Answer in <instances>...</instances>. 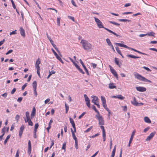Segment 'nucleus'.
Segmentation results:
<instances>
[{
  "instance_id": "aec40b11",
  "label": "nucleus",
  "mask_w": 157,
  "mask_h": 157,
  "mask_svg": "<svg viewBox=\"0 0 157 157\" xmlns=\"http://www.w3.org/2000/svg\"><path fill=\"white\" fill-rule=\"evenodd\" d=\"M37 83L36 81H34L33 82L32 86L33 88V89H36Z\"/></svg>"
},
{
  "instance_id": "a211bd4d",
  "label": "nucleus",
  "mask_w": 157,
  "mask_h": 157,
  "mask_svg": "<svg viewBox=\"0 0 157 157\" xmlns=\"http://www.w3.org/2000/svg\"><path fill=\"white\" fill-rule=\"evenodd\" d=\"M144 121L147 123H151V121L149 118L147 117H145L144 118Z\"/></svg>"
},
{
  "instance_id": "58836bf2",
  "label": "nucleus",
  "mask_w": 157,
  "mask_h": 157,
  "mask_svg": "<svg viewBox=\"0 0 157 157\" xmlns=\"http://www.w3.org/2000/svg\"><path fill=\"white\" fill-rule=\"evenodd\" d=\"M28 125H30L32 126L33 125V123L32 121H31L30 119H29V121L28 122Z\"/></svg>"
},
{
  "instance_id": "f03ea898",
  "label": "nucleus",
  "mask_w": 157,
  "mask_h": 157,
  "mask_svg": "<svg viewBox=\"0 0 157 157\" xmlns=\"http://www.w3.org/2000/svg\"><path fill=\"white\" fill-rule=\"evenodd\" d=\"M133 75L136 78L140 81L145 82H147L150 83L152 82L151 81L147 79L145 77L142 76L140 75L137 73L136 72H134L133 73Z\"/></svg>"
},
{
  "instance_id": "9b49d317",
  "label": "nucleus",
  "mask_w": 157,
  "mask_h": 157,
  "mask_svg": "<svg viewBox=\"0 0 157 157\" xmlns=\"http://www.w3.org/2000/svg\"><path fill=\"white\" fill-rule=\"evenodd\" d=\"M115 44L116 45H118V46H120V47H124V48H129V47H128V46H127V45H126L125 44H122L115 43Z\"/></svg>"
},
{
  "instance_id": "3c124183",
  "label": "nucleus",
  "mask_w": 157,
  "mask_h": 157,
  "mask_svg": "<svg viewBox=\"0 0 157 157\" xmlns=\"http://www.w3.org/2000/svg\"><path fill=\"white\" fill-rule=\"evenodd\" d=\"M16 31H17L16 30H15L14 31H12V32H10V35H12L13 34H17Z\"/></svg>"
},
{
  "instance_id": "864d4df0",
  "label": "nucleus",
  "mask_w": 157,
  "mask_h": 157,
  "mask_svg": "<svg viewBox=\"0 0 157 157\" xmlns=\"http://www.w3.org/2000/svg\"><path fill=\"white\" fill-rule=\"evenodd\" d=\"M23 98L22 97H19L18 98L17 101L19 103L21 102Z\"/></svg>"
},
{
  "instance_id": "f704fd0d",
  "label": "nucleus",
  "mask_w": 157,
  "mask_h": 157,
  "mask_svg": "<svg viewBox=\"0 0 157 157\" xmlns=\"http://www.w3.org/2000/svg\"><path fill=\"white\" fill-rule=\"evenodd\" d=\"M147 34V35H148L149 36H154V35L155 34V33L152 32H151L148 33Z\"/></svg>"
},
{
  "instance_id": "603ef678",
  "label": "nucleus",
  "mask_w": 157,
  "mask_h": 157,
  "mask_svg": "<svg viewBox=\"0 0 157 157\" xmlns=\"http://www.w3.org/2000/svg\"><path fill=\"white\" fill-rule=\"evenodd\" d=\"M16 88H13L11 91V94H14V92L16 91Z\"/></svg>"
},
{
  "instance_id": "09e8293b",
  "label": "nucleus",
  "mask_w": 157,
  "mask_h": 157,
  "mask_svg": "<svg viewBox=\"0 0 157 157\" xmlns=\"http://www.w3.org/2000/svg\"><path fill=\"white\" fill-rule=\"evenodd\" d=\"M27 83L25 84L21 87V90H23L27 86Z\"/></svg>"
},
{
  "instance_id": "a19ab883",
  "label": "nucleus",
  "mask_w": 157,
  "mask_h": 157,
  "mask_svg": "<svg viewBox=\"0 0 157 157\" xmlns=\"http://www.w3.org/2000/svg\"><path fill=\"white\" fill-rule=\"evenodd\" d=\"M19 118L20 117L18 115H17L15 116V119L17 121V122H18Z\"/></svg>"
},
{
  "instance_id": "ea45409f",
  "label": "nucleus",
  "mask_w": 157,
  "mask_h": 157,
  "mask_svg": "<svg viewBox=\"0 0 157 157\" xmlns=\"http://www.w3.org/2000/svg\"><path fill=\"white\" fill-rule=\"evenodd\" d=\"M10 1L12 3V6H13V8L14 9H16V6H15V5L14 2L13 1V0H10Z\"/></svg>"
},
{
  "instance_id": "6e6d98bb",
  "label": "nucleus",
  "mask_w": 157,
  "mask_h": 157,
  "mask_svg": "<svg viewBox=\"0 0 157 157\" xmlns=\"http://www.w3.org/2000/svg\"><path fill=\"white\" fill-rule=\"evenodd\" d=\"M71 3L72 4L73 6H74L75 7H77V6H76V4H75V1L73 0H71Z\"/></svg>"
},
{
  "instance_id": "f8f14e48",
  "label": "nucleus",
  "mask_w": 157,
  "mask_h": 157,
  "mask_svg": "<svg viewBox=\"0 0 157 157\" xmlns=\"http://www.w3.org/2000/svg\"><path fill=\"white\" fill-rule=\"evenodd\" d=\"M20 31L21 35L23 37L25 36V30L21 27L20 28Z\"/></svg>"
},
{
  "instance_id": "338daca9",
  "label": "nucleus",
  "mask_w": 157,
  "mask_h": 157,
  "mask_svg": "<svg viewBox=\"0 0 157 157\" xmlns=\"http://www.w3.org/2000/svg\"><path fill=\"white\" fill-rule=\"evenodd\" d=\"M5 39H3L2 40L0 41V46L3 44L4 42L5 41Z\"/></svg>"
},
{
  "instance_id": "cd10ccee",
  "label": "nucleus",
  "mask_w": 157,
  "mask_h": 157,
  "mask_svg": "<svg viewBox=\"0 0 157 157\" xmlns=\"http://www.w3.org/2000/svg\"><path fill=\"white\" fill-rule=\"evenodd\" d=\"M92 108L97 113V114H99L100 113L99 111L97 110L96 109V107L94 105H93L92 106Z\"/></svg>"
},
{
  "instance_id": "052dcab7",
  "label": "nucleus",
  "mask_w": 157,
  "mask_h": 157,
  "mask_svg": "<svg viewBox=\"0 0 157 157\" xmlns=\"http://www.w3.org/2000/svg\"><path fill=\"white\" fill-rule=\"evenodd\" d=\"M68 17L69 18V19H71V20H72L73 21H74V17H72V16H68Z\"/></svg>"
},
{
  "instance_id": "69168bd1",
  "label": "nucleus",
  "mask_w": 157,
  "mask_h": 157,
  "mask_svg": "<svg viewBox=\"0 0 157 157\" xmlns=\"http://www.w3.org/2000/svg\"><path fill=\"white\" fill-rule=\"evenodd\" d=\"M66 144L65 143H64L63 144L62 147V149H63L65 150V148H66Z\"/></svg>"
},
{
  "instance_id": "37998d69",
  "label": "nucleus",
  "mask_w": 157,
  "mask_h": 157,
  "mask_svg": "<svg viewBox=\"0 0 157 157\" xmlns=\"http://www.w3.org/2000/svg\"><path fill=\"white\" fill-rule=\"evenodd\" d=\"M104 29H105L108 32H109V33H112L113 34H114V32H113L112 31L109 29H108L105 27Z\"/></svg>"
},
{
  "instance_id": "c85d7f7f",
  "label": "nucleus",
  "mask_w": 157,
  "mask_h": 157,
  "mask_svg": "<svg viewBox=\"0 0 157 157\" xmlns=\"http://www.w3.org/2000/svg\"><path fill=\"white\" fill-rule=\"evenodd\" d=\"M65 110H66V113H67L69 110V106L67 105V104L65 103Z\"/></svg>"
},
{
  "instance_id": "4d7b16f0",
  "label": "nucleus",
  "mask_w": 157,
  "mask_h": 157,
  "mask_svg": "<svg viewBox=\"0 0 157 157\" xmlns=\"http://www.w3.org/2000/svg\"><path fill=\"white\" fill-rule=\"evenodd\" d=\"M100 127L102 130V132H105V131L104 129V127L102 125L100 126Z\"/></svg>"
},
{
  "instance_id": "393cba45",
  "label": "nucleus",
  "mask_w": 157,
  "mask_h": 157,
  "mask_svg": "<svg viewBox=\"0 0 157 157\" xmlns=\"http://www.w3.org/2000/svg\"><path fill=\"white\" fill-rule=\"evenodd\" d=\"M40 63V61L39 58H38L36 60V63L35 64V66H39V65Z\"/></svg>"
},
{
  "instance_id": "13d9d810",
  "label": "nucleus",
  "mask_w": 157,
  "mask_h": 157,
  "mask_svg": "<svg viewBox=\"0 0 157 157\" xmlns=\"http://www.w3.org/2000/svg\"><path fill=\"white\" fill-rule=\"evenodd\" d=\"M86 113L85 112H83L78 117V119H81Z\"/></svg>"
},
{
  "instance_id": "39448f33",
  "label": "nucleus",
  "mask_w": 157,
  "mask_h": 157,
  "mask_svg": "<svg viewBox=\"0 0 157 157\" xmlns=\"http://www.w3.org/2000/svg\"><path fill=\"white\" fill-rule=\"evenodd\" d=\"M109 67L110 68V71L112 73L113 75L114 76H115L117 79H118V75L116 71L111 66L109 65Z\"/></svg>"
},
{
  "instance_id": "b1692460",
  "label": "nucleus",
  "mask_w": 157,
  "mask_h": 157,
  "mask_svg": "<svg viewBox=\"0 0 157 157\" xmlns=\"http://www.w3.org/2000/svg\"><path fill=\"white\" fill-rule=\"evenodd\" d=\"M101 99L102 101V103H106V101L105 97L103 96H101Z\"/></svg>"
},
{
  "instance_id": "8fccbe9b",
  "label": "nucleus",
  "mask_w": 157,
  "mask_h": 157,
  "mask_svg": "<svg viewBox=\"0 0 157 157\" xmlns=\"http://www.w3.org/2000/svg\"><path fill=\"white\" fill-rule=\"evenodd\" d=\"M13 52V50L12 49H10L6 53V55H7L9 54L12 53Z\"/></svg>"
},
{
  "instance_id": "4c0bfd02",
  "label": "nucleus",
  "mask_w": 157,
  "mask_h": 157,
  "mask_svg": "<svg viewBox=\"0 0 157 157\" xmlns=\"http://www.w3.org/2000/svg\"><path fill=\"white\" fill-rule=\"evenodd\" d=\"M60 17H58L57 19V25L58 26H60Z\"/></svg>"
},
{
  "instance_id": "a878e982",
  "label": "nucleus",
  "mask_w": 157,
  "mask_h": 157,
  "mask_svg": "<svg viewBox=\"0 0 157 157\" xmlns=\"http://www.w3.org/2000/svg\"><path fill=\"white\" fill-rule=\"evenodd\" d=\"M135 131H133V132L132 133V134L131 136V137H130V140H129V141H131V142H132V140L133 139V137H134V135H135Z\"/></svg>"
},
{
  "instance_id": "7c9ffc66",
  "label": "nucleus",
  "mask_w": 157,
  "mask_h": 157,
  "mask_svg": "<svg viewBox=\"0 0 157 157\" xmlns=\"http://www.w3.org/2000/svg\"><path fill=\"white\" fill-rule=\"evenodd\" d=\"M25 116L26 118H28V119H30L29 116V113L28 111H27L25 112Z\"/></svg>"
},
{
  "instance_id": "2eb2a0df",
  "label": "nucleus",
  "mask_w": 157,
  "mask_h": 157,
  "mask_svg": "<svg viewBox=\"0 0 157 157\" xmlns=\"http://www.w3.org/2000/svg\"><path fill=\"white\" fill-rule=\"evenodd\" d=\"M36 110L34 107L32 111L31 114V118L32 119L35 116L36 113Z\"/></svg>"
},
{
  "instance_id": "4468645a",
  "label": "nucleus",
  "mask_w": 157,
  "mask_h": 157,
  "mask_svg": "<svg viewBox=\"0 0 157 157\" xmlns=\"http://www.w3.org/2000/svg\"><path fill=\"white\" fill-rule=\"evenodd\" d=\"M31 142L30 140H29L28 143V152L29 154L31 153Z\"/></svg>"
},
{
  "instance_id": "c756f323",
  "label": "nucleus",
  "mask_w": 157,
  "mask_h": 157,
  "mask_svg": "<svg viewBox=\"0 0 157 157\" xmlns=\"http://www.w3.org/2000/svg\"><path fill=\"white\" fill-rule=\"evenodd\" d=\"M117 98L121 100H123L124 98V97L122 96L121 95H117Z\"/></svg>"
},
{
  "instance_id": "9d476101",
  "label": "nucleus",
  "mask_w": 157,
  "mask_h": 157,
  "mask_svg": "<svg viewBox=\"0 0 157 157\" xmlns=\"http://www.w3.org/2000/svg\"><path fill=\"white\" fill-rule=\"evenodd\" d=\"M133 101H131V103L132 104H133L134 106H138L139 105L138 104V102L136 100V98L135 97H134L133 98Z\"/></svg>"
},
{
  "instance_id": "f3484780",
  "label": "nucleus",
  "mask_w": 157,
  "mask_h": 157,
  "mask_svg": "<svg viewBox=\"0 0 157 157\" xmlns=\"http://www.w3.org/2000/svg\"><path fill=\"white\" fill-rule=\"evenodd\" d=\"M118 58H115L114 61L116 64L118 65L119 67H121V63L119 62V61L118 60Z\"/></svg>"
},
{
  "instance_id": "6ab92c4d",
  "label": "nucleus",
  "mask_w": 157,
  "mask_h": 157,
  "mask_svg": "<svg viewBox=\"0 0 157 157\" xmlns=\"http://www.w3.org/2000/svg\"><path fill=\"white\" fill-rule=\"evenodd\" d=\"M52 46L57 51V52L59 53V54L60 55V56L62 57V56L61 55V54H60L59 51L58 50V48L57 47L56 45L54 44H53V45H52Z\"/></svg>"
},
{
  "instance_id": "20e7f679",
  "label": "nucleus",
  "mask_w": 157,
  "mask_h": 157,
  "mask_svg": "<svg viewBox=\"0 0 157 157\" xmlns=\"http://www.w3.org/2000/svg\"><path fill=\"white\" fill-rule=\"evenodd\" d=\"M94 19L95 21L96 22L97 26L99 28H103L104 29L105 27L103 26L102 23L98 18L94 17Z\"/></svg>"
},
{
  "instance_id": "a18cd8bd",
  "label": "nucleus",
  "mask_w": 157,
  "mask_h": 157,
  "mask_svg": "<svg viewBox=\"0 0 157 157\" xmlns=\"http://www.w3.org/2000/svg\"><path fill=\"white\" fill-rule=\"evenodd\" d=\"M86 104L87 105V106L89 108H90V101H86Z\"/></svg>"
},
{
  "instance_id": "e433bc0d",
  "label": "nucleus",
  "mask_w": 157,
  "mask_h": 157,
  "mask_svg": "<svg viewBox=\"0 0 157 157\" xmlns=\"http://www.w3.org/2000/svg\"><path fill=\"white\" fill-rule=\"evenodd\" d=\"M115 48L116 49V50L117 52L119 54L121 55V51L120 50L119 48L118 47H116Z\"/></svg>"
},
{
  "instance_id": "79ce46f5",
  "label": "nucleus",
  "mask_w": 157,
  "mask_h": 157,
  "mask_svg": "<svg viewBox=\"0 0 157 157\" xmlns=\"http://www.w3.org/2000/svg\"><path fill=\"white\" fill-rule=\"evenodd\" d=\"M93 126H91L90 128H88L86 130L84 131V132L87 133L90 131L91 129L92 128Z\"/></svg>"
},
{
  "instance_id": "f257e3e1",
  "label": "nucleus",
  "mask_w": 157,
  "mask_h": 157,
  "mask_svg": "<svg viewBox=\"0 0 157 157\" xmlns=\"http://www.w3.org/2000/svg\"><path fill=\"white\" fill-rule=\"evenodd\" d=\"M83 48L85 50L89 51L91 50L92 48V45L87 40L82 39L80 41Z\"/></svg>"
},
{
  "instance_id": "5fc2aeb1",
  "label": "nucleus",
  "mask_w": 157,
  "mask_h": 157,
  "mask_svg": "<svg viewBox=\"0 0 157 157\" xmlns=\"http://www.w3.org/2000/svg\"><path fill=\"white\" fill-rule=\"evenodd\" d=\"M33 91H34V93H33L34 94L36 97L37 95V93L36 91V89H33Z\"/></svg>"
},
{
  "instance_id": "423d86ee",
  "label": "nucleus",
  "mask_w": 157,
  "mask_h": 157,
  "mask_svg": "<svg viewBox=\"0 0 157 157\" xmlns=\"http://www.w3.org/2000/svg\"><path fill=\"white\" fill-rule=\"evenodd\" d=\"M155 134V132H154L151 133L146 139V141H147L150 140L154 137Z\"/></svg>"
},
{
  "instance_id": "7ed1b4c3",
  "label": "nucleus",
  "mask_w": 157,
  "mask_h": 157,
  "mask_svg": "<svg viewBox=\"0 0 157 157\" xmlns=\"http://www.w3.org/2000/svg\"><path fill=\"white\" fill-rule=\"evenodd\" d=\"M96 117L98 121L99 124L100 125H104V121L103 120V118L102 116H101L100 113L98 114H97L95 116Z\"/></svg>"
},
{
  "instance_id": "72a5a7b5",
  "label": "nucleus",
  "mask_w": 157,
  "mask_h": 157,
  "mask_svg": "<svg viewBox=\"0 0 157 157\" xmlns=\"http://www.w3.org/2000/svg\"><path fill=\"white\" fill-rule=\"evenodd\" d=\"M106 41L108 44L109 46L112 44L110 41V40L108 38H107L106 39Z\"/></svg>"
},
{
  "instance_id": "1a4fd4ad",
  "label": "nucleus",
  "mask_w": 157,
  "mask_h": 157,
  "mask_svg": "<svg viewBox=\"0 0 157 157\" xmlns=\"http://www.w3.org/2000/svg\"><path fill=\"white\" fill-rule=\"evenodd\" d=\"M79 61L80 62V63L82 65V67H83L85 71H86L87 74V75H89V72H88V71L87 70V68H86V67L84 65V64L83 62H82V60L81 59H80L79 60Z\"/></svg>"
},
{
  "instance_id": "412c9836",
  "label": "nucleus",
  "mask_w": 157,
  "mask_h": 157,
  "mask_svg": "<svg viewBox=\"0 0 157 157\" xmlns=\"http://www.w3.org/2000/svg\"><path fill=\"white\" fill-rule=\"evenodd\" d=\"M127 56L128 57H130L134 59L138 58H140L139 57L136 56L132 55H127Z\"/></svg>"
},
{
  "instance_id": "e2e57ef3",
  "label": "nucleus",
  "mask_w": 157,
  "mask_h": 157,
  "mask_svg": "<svg viewBox=\"0 0 157 157\" xmlns=\"http://www.w3.org/2000/svg\"><path fill=\"white\" fill-rule=\"evenodd\" d=\"M149 49L151 50L155 51L157 52V49L156 48H150Z\"/></svg>"
},
{
  "instance_id": "774afa93",
  "label": "nucleus",
  "mask_w": 157,
  "mask_h": 157,
  "mask_svg": "<svg viewBox=\"0 0 157 157\" xmlns=\"http://www.w3.org/2000/svg\"><path fill=\"white\" fill-rule=\"evenodd\" d=\"M35 67L36 69H37L36 71H40V67H39V66H35Z\"/></svg>"
},
{
  "instance_id": "680f3d73",
  "label": "nucleus",
  "mask_w": 157,
  "mask_h": 157,
  "mask_svg": "<svg viewBox=\"0 0 157 157\" xmlns=\"http://www.w3.org/2000/svg\"><path fill=\"white\" fill-rule=\"evenodd\" d=\"M57 59L59 61L61 59V57L57 54L55 56Z\"/></svg>"
},
{
  "instance_id": "c9c22d12",
  "label": "nucleus",
  "mask_w": 157,
  "mask_h": 157,
  "mask_svg": "<svg viewBox=\"0 0 157 157\" xmlns=\"http://www.w3.org/2000/svg\"><path fill=\"white\" fill-rule=\"evenodd\" d=\"M84 96L86 101H90V99L86 94H84Z\"/></svg>"
},
{
  "instance_id": "de8ad7c7",
  "label": "nucleus",
  "mask_w": 157,
  "mask_h": 157,
  "mask_svg": "<svg viewBox=\"0 0 157 157\" xmlns=\"http://www.w3.org/2000/svg\"><path fill=\"white\" fill-rule=\"evenodd\" d=\"M71 125H72V126L73 128L74 129V132H76V128H75V123H74L72 124H71Z\"/></svg>"
},
{
  "instance_id": "ddd939ff",
  "label": "nucleus",
  "mask_w": 157,
  "mask_h": 157,
  "mask_svg": "<svg viewBox=\"0 0 157 157\" xmlns=\"http://www.w3.org/2000/svg\"><path fill=\"white\" fill-rule=\"evenodd\" d=\"M71 130L72 134V137H73V139L75 140V142L78 141L77 139L75 134V132H74V131H73L72 128H71Z\"/></svg>"
},
{
  "instance_id": "bb28decb",
  "label": "nucleus",
  "mask_w": 157,
  "mask_h": 157,
  "mask_svg": "<svg viewBox=\"0 0 157 157\" xmlns=\"http://www.w3.org/2000/svg\"><path fill=\"white\" fill-rule=\"evenodd\" d=\"M118 20L120 21L121 22H130L131 21V20H128V19H119Z\"/></svg>"
},
{
  "instance_id": "6e6552de",
  "label": "nucleus",
  "mask_w": 157,
  "mask_h": 157,
  "mask_svg": "<svg viewBox=\"0 0 157 157\" xmlns=\"http://www.w3.org/2000/svg\"><path fill=\"white\" fill-rule=\"evenodd\" d=\"M25 127L23 125H22L21 127L20 128L19 131V136L21 137L22 135L23 134V131Z\"/></svg>"
},
{
  "instance_id": "0eeeda50",
  "label": "nucleus",
  "mask_w": 157,
  "mask_h": 157,
  "mask_svg": "<svg viewBox=\"0 0 157 157\" xmlns=\"http://www.w3.org/2000/svg\"><path fill=\"white\" fill-rule=\"evenodd\" d=\"M136 89L137 91L141 92H144L146 90L145 87L141 86L136 87Z\"/></svg>"
},
{
  "instance_id": "dca6fc26",
  "label": "nucleus",
  "mask_w": 157,
  "mask_h": 157,
  "mask_svg": "<svg viewBox=\"0 0 157 157\" xmlns=\"http://www.w3.org/2000/svg\"><path fill=\"white\" fill-rule=\"evenodd\" d=\"M92 98H93V99L92 100V102L94 103H94H97L98 102V98L96 96H94L93 97H92Z\"/></svg>"
},
{
  "instance_id": "473e14b6",
  "label": "nucleus",
  "mask_w": 157,
  "mask_h": 157,
  "mask_svg": "<svg viewBox=\"0 0 157 157\" xmlns=\"http://www.w3.org/2000/svg\"><path fill=\"white\" fill-rule=\"evenodd\" d=\"M6 128L5 127H4L2 130V135L3 136H4L5 133V129H6Z\"/></svg>"
},
{
  "instance_id": "bf43d9fd",
  "label": "nucleus",
  "mask_w": 157,
  "mask_h": 157,
  "mask_svg": "<svg viewBox=\"0 0 157 157\" xmlns=\"http://www.w3.org/2000/svg\"><path fill=\"white\" fill-rule=\"evenodd\" d=\"M115 152H116V151L115 150H113V151H112V155H111V156H113V157H114Z\"/></svg>"
},
{
  "instance_id": "4be33fe9",
  "label": "nucleus",
  "mask_w": 157,
  "mask_h": 157,
  "mask_svg": "<svg viewBox=\"0 0 157 157\" xmlns=\"http://www.w3.org/2000/svg\"><path fill=\"white\" fill-rule=\"evenodd\" d=\"M109 88L111 89H113L116 88V86L113 85V83H110L109 85Z\"/></svg>"
},
{
  "instance_id": "0e129e2a",
  "label": "nucleus",
  "mask_w": 157,
  "mask_h": 157,
  "mask_svg": "<svg viewBox=\"0 0 157 157\" xmlns=\"http://www.w3.org/2000/svg\"><path fill=\"white\" fill-rule=\"evenodd\" d=\"M102 104L103 107L105 109H106L107 108L106 103H104V104L103 103Z\"/></svg>"
},
{
  "instance_id": "5701e85b",
  "label": "nucleus",
  "mask_w": 157,
  "mask_h": 157,
  "mask_svg": "<svg viewBox=\"0 0 157 157\" xmlns=\"http://www.w3.org/2000/svg\"><path fill=\"white\" fill-rule=\"evenodd\" d=\"M10 135H8L7 136L6 139H5V141H4V144H6V143H7L8 140L10 138Z\"/></svg>"
},
{
  "instance_id": "c03bdc74",
  "label": "nucleus",
  "mask_w": 157,
  "mask_h": 157,
  "mask_svg": "<svg viewBox=\"0 0 157 157\" xmlns=\"http://www.w3.org/2000/svg\"><path fill=\"white\" fill-rule=\"evenodd\" d=\"M142 68L144 69L145 70H146L148 71H151V70H150L149 68L145 66L143 67Z\"/></svg>"
},
{
  "instance_id": "49530a36",
  "label": "nucleus",
  "mask_w": 157,
  "mask_h": 157,
  "mask_svg": "<svg viewBox=\"0 0 157 157\" xmlns=\"http://www.w3.org/2000/svg\"><path fill=\"white\" fill-rule=\"evenodd\" d=\"M78 70L81 73H82V74H84V72L81 69V68H80V67H78V68H77Z\"/></svg>"
},
{
  "instance_id": "2f4dec72",
  "label": "nucleus",
  "mask_w": 157,
  "mask_h": 157,
  "mask_svg": "<svg viewBox=\"0 0 157 157\" xmlns=\"http://www.w3.org/2000/svg\"><path fill=\"white\" fill-rule=\"evenodd\" d=\"M109 22L111 24H113L114 25H116L117 26H119L120 25L119 24L117 23L114 21H109Z\"/></svg>"
}]
</instances>
